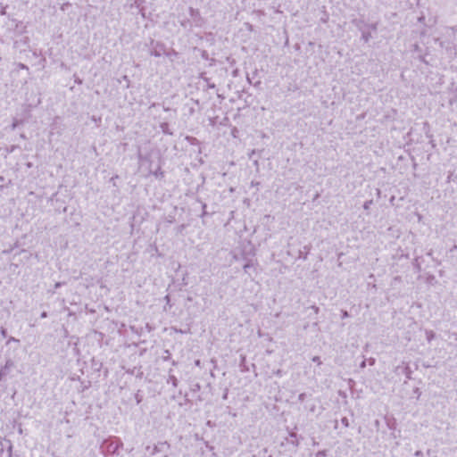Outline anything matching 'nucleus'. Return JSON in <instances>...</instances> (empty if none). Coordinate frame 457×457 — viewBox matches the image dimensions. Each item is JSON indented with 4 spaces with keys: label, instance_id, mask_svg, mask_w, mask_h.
I'll list each match as a JSON object with an SVG mask.
<instances>
[{
    "label": "nucleus",
    "instance_id": "3",
    "mask_svg": "<svg viewBox=\"0 0 457 457\" xmlns=\"http://www.w3.org/2000/svg\"><path fill=\"white\" fill-rule=\"evenodd\" d=\"M312 361L316 362L318 365H321V361H320V358L319 356H314L312 358Z\"/></svg>",
    "mask_w": 457,
    "mask_h": 457
},
{
    "label": "nucleus",
    "instance_id": "8",
    "mask_svg": "<svg viewBox=\"0 0 457 457\" xmlns=\"http://www.w3.org/2000/svg\"><path fill=\"white\" fill-rule=\"evenodd\" d=\"M365 366H366V361H361V363L360 367H361V369H363V368H365Z\"/></svg>",
    "mask_w": 457,
    "mask_h": 457
},
{
    "label": "nucleus",
    "instance_id": "6",
    "mask_svg": "<svg viewBox=\"0 0 457 457\" xmlns=\"http://www.w3.org/2000/svg\"><path fill=\"white\" fill-rule=\"evenodd\" d=\"M369 364L370 365H374L375 364V359L374 358H370L369 359Z\"/></svg>",
    "mask_w": 457,
    "mask_h": 457
},
{
    "label": "nucleus",
    "instance_id": "9",
    "mask_svg": "<svg viewBox=\"0 0 457 457\" xmlns=\"http://www.w3.org/2000/svg\"><path fill=\"white\" fill-rule=\"evenodd\" d=\"M248 267H249V265H248V264H245V265L244 266L245 270H246V269H247Z\"/></svg>",
    "mask_w": 457,
    "mask_h": 457
},
{
    "label": "nucleus",
    "instance_id": "2",
    "mask_svg": "<svg viewBox=\"0 0 457 457\" xmlns=\"http://www.w3.org/2000/svg\"><path fill=\"white\" fill-rule=\"evenodd\" d=\"M326 456H327V451H325V450L319 451L316 453V457H326Z\"/></svg>",
    "mask_w": 457,
    "mask_h": 457
},
{
    "label": "nucleus",
    "instance_id": "5",
    "mask_svg": "<svg viewBox=\"0 0 457 457\" xmlns=\"http://www.w3.org/2000/svg\"><path fill=\"white\" fill-rule=\"evenodd\" d=\"M18 68L21 70H29L28 66L23 63H19Z\"/></svg>",
    "mask_w": 457,
    "mask_h": 457
},
{
    "label": "nucleus",
    "instance_id": "7",
    "mask_svg": "<svg viewBox=\"0 0 457 457\" xmlns=\"http://www.w3.org/2000/svg\"><path fill=\"white\" fill-rule=\"evenodd\" d=\"M415 455H416L417 457H422V456H423V453H422V452H421V451H417V452L415 453Z\"/></svg>",
    "mask_w": 457,
    "mask_h": 457
},
{
    "label": "nucleus",
    "instance_id": "1",
    "mask_svg": "<svg viewBox=\"0 0 457 457\" xmlns=\"http://www.w3.org/2000/svg\"><path fill=\"white\" fill-rule=\"evenodd\" d=\"M425 336H426V339L429 343L435 338V333L432 330H426Z\"/></svg>",
    "mask_w": 457,
    "mask_h": 457
},
{
    "label": "nucleus",
    "instance_id": "4",
    "mask_svg": "<svg viewBox=\"0 0 457 457\" xmlns=\"http://www.w3.org/2000/svg\"><path fill=\"white\" fill-rule=\"evenodd\" d=\"M341 422H342V424H343L345 427H348V426H349L348 419H347V418H345V417L342 418Z\"/></svg>",
    "mask_w": 457,
    "mask_h": 457
}]
</instances>
